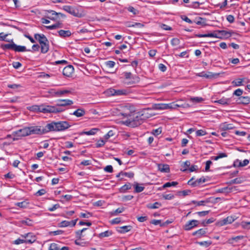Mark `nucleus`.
Here are the masks:
<instances>
[{"label": "nucleus", "mask_w": 250, "mask_h": 250, "mask_svg": "<svg viewBox=\"0 0 250 250\" xmlns=\"http://www.w3.org/2000/svg\"><path fill=\"white\" fill-rule=\"evenodd\" d=\"M140 115H139V113H137V115L134 117H131V116H129V118L122 121L123 124L132 127H136L140 125H141L142 123L143 120L141 117Z\"/></svg>", "instance_id": "1"}, {"label": "nucleus", "mask_w": 250, "mask_h": 250, "mask_svg": "<svg viewBox=\"0 0 250 250\" xmlns=\"http://www.w3.org/2000/svg\"><path fill=\"white\" fill-rule=\"evenodd\" d=\"M39 110L43 113H60L63 111L61 108L56 106L51 105H41L39 107Z\"/></svg>", "instance_id": "2"}, {"label": "nucleus", "mask_w": 250, "mask_h": 250, "mask_svg": "<svg viewBox=\"0 0 250 250\" xmlns=\"http://www.w3.org/2000/svg\"><path fill=\"white\" fill-rule=\"evenodd\" d=\"M129 91L126 89H115L112 88L106 90V93L109 96H120L127 95Z\"/></svg>", "instance_id": "3"}, {"label": "nucleus", "mask_w": 250, "mask_h": 250, "mask_svg": "<svg viewBox=\"0 0 250 250\" xmlns=\"http://www.w3.org/2000/svg\"><path fill=\"white\" fill-rule=\"evenodd\" d=\"M12 135L14 136V141L18 140L21 137L29 136V135L28 127H25L16 131H15L13 133Z\"/></svg>", "instance_id": "4"}, {"label": "nucleus", "mask_w": 250, "mask_h": 250, "mask_svg": "<svg viewBox=\"0 0 250 250\" xmlns=\"http://www.w3.org/2000/svg\"><path fill=\"white\" fill-rule=\"evenodd\" d=\"M29 135L37 134L42 135L44 134L43 127L41 126H32L28 127Z\"/></svg>", "instance_id": "5"}, {"label": "nucleus", "mask_w": 250, "mask_h": 250, "mask_svg": "<svg viewBox=\"0 0 250 250\" xmlns=\"http://www.w3.org/2000/svg\"><path fill=\"white\" fill-rule=\"evenodd\" d=\"M57 131H64L71 126L69 123L66 121H59L56 122Z\"/></svg>", "instance_id": "6"}, {"label": "nucleus", "mask_w": 250, "mask_h": 250, "mask_svg": "<svg viewBox=\"0 0 250 250\" xmlns=\"http://www.w3.org/2000/svg\"><path fill=\"white\" fill-rule=\"evenodd\" d=\"M235 219L232 216H228L222 220L218 221L216 223V225L219 227H222L228 224L232 223Z\"/></svg>", "instance_id": "7"}, {"label": "nucleus", "mask_w": 250, "mask_h": 250, "mask_svg": "<svg viewBox=\"0 0 250 250\" xmlns=\"http://www.w3.org/2000/svg\"><path fill=\"white\" fill-rule=\"evenodd\" d=\"M44 134L48 133L49 132L55 131L57 132V124L55 122H52L49 124H47L44 127Z\"/></svg>", "instance_id": "8"}, {"label": "nucleus", "mask_w": 250, "mask_h": 250, "mask_svg": "<svg viewBox=\"0 0 250 250\" xmlns=\"http://www.w3.org/2000/svg\"><path fill=\"white\" fill-rule=\"evenodd\" d=\"M167 109H176L177 107L186 108L189 107L188 104L184 103V104H178L176 102H172L169 104H166Z\"/></svg>", "instance_id": "9"}, {"label": "nucleus", "mask_w": 250, "mask_h": 250, "mask_svg": "<svg viewBox=\"0 0 250 250\" xmlns=\"http://www.w3.org/2000/svg\"><path fill=\"white\" fill-rule=\"evenodd\" d=\"M21 237L25 238L26 243L32 244L36 240L35 235L32 233H28L21 235Z\"/></svg>", "instance_id": "10"}, {"label": "nucleus", "mask_w": 250, "mask_h": 250, "mask_svg": "<svg viewBox=\"0 0 250 250\" xmlns=\"http://www.w3.org/2000/svg\"><path fill=\"white\" fill-rule=\"evenodd\" d=\"M193 179H194V178H192L191 179H190L188 181V184L189 185H190L194 187L199 186L200 185L204 183L206 181V179L204 177H202L199 179H198L194 181H193Z\"/></svg>", "instance_id": "11"}, {"label": "nucleus", "mask_w": 250, "mask_h": 250, "mask_svg": "<svg viewBox=\"0 0 250 250\" xmlns=\"http://www.w3.org/2000/svg\"><path fill=\"white\" fill-rule=\"evenodd\" d=\"M198 223V221L196 220H192L186 224L184 226L183 228L186 230H189L193 229L194 227L197 226Z\"/></svg>", "instance_id": "12"}, {"label": "nucleus", "mask_w": 250, "mask_h": 250, "mask_svg": "<svg viewBox=\"0 0 250 250\" xmlns=\"http://www.w3.org/2000/svg\"><path fill=\"white\" fill-rule=\"evenodd\" d=\"M46 18L52 21H56L58 19V14L54 10H49L45 12Z\"/></svg>", "instance_id": "13"}, {"label": "nucleus", "mask_w": 250, "mask_h": 250, "mask_svg": "<svg viewBox=\"0 0 250 250\" xmlns=\"http://www.w3.org/2000/svg\"><path fill=\"white\" fill-rule=\"evenodd\" d=\"M245 237L243 235H239L237 236H233L230 238H229L228 241L227 243L229 244H230L233 246H235L234 243H238L239 242V241L243 239H244Z\"/></svg>", "instance_id": "14"}, {"label": "nucleus", "mask_w": 250, "mask_h": 250, "mask_svg": "<svg viewBox=\"0 0 250 250\" xmlns=\"http://www.w3.org/2000/svg\"><path fill=\"white\" fill-rule=\"evenodd\" d=\"M74 72V67L71 65H69L65 67L62 71V74L64 76L70 77Z\"/></svg>", "instance_id": "15"}, {"label": "nucleus", "mask_w": 250, "mask_h": 250, "mask_svg": "<svg viewBox=\"0 0 250 250\" xmlns=\"http://www.w3.org/2000/svg\"><path fill=\"white\" fill-rule=\"evenodd\" d=\"M57 102V106H58V107L70 105L73 104V102L69 99H60L58 100Z\"/></svg>", "instance_id": "16"}, {"label": "nucleus", "mask_w": 250, "mask_h": 250, "mask_svg": "<svg viewBox=\"0 0 250 250\" xmlns=\"http://www.w3.org/2000/svg\"><path fill=\"white\" fill-rule=\"evenodd\" d=\"M62 9L65 11L66 12H68V13L70 14L71 15L74 16L75 17H77L78 15V11L75 9L74 7L69 6V5H64L63 6Z\"/></svg>", "instance_id": "17"}, {"label": "nucleus", "mask_w": 250, "mask_h": 250, "mask_svg": "<svg viewBox=\"0 0 250 250\" xmlns=\"http://www.w3.org/2000/svg\"><path fill=\"white\" fill-rule=\"evenodd\" d=\"M157 166L158 170L161 172L168 173L170 172V168L168 165L164 164H158Z\"/></svg>", "instance_id": "18"}, {"label": "nucleus", "mask_w": 250, "mask_h": 250, "mask_svg": "<svg viewBox=\"0 0 250 250\" xmlns=\"http://www.w3.org/2000/svg\"><path fill=\"white\" fill-rule=\"evenodd\" d=\"M77 220L78 219L72 220L71 221H68L65 220L62 221L60 223L59 226L60 227H66L68 226L74 227L76 225Z\"/></svg>", "instance_id": "19"}, {"label": "nucleus", "mask_w": 250, "mask_h": 250, "mask_svg": "<svg viewBox=\"0 0 250 250\" xmlns=\"http://www.w3.org/2000/svg\"><path fill=\"white\" fill-rule=\"evenodd\" d=\"M219 74L213 73L211 72H202L198 75L200 77H205L206 78H213L218 76Z\"/></svg>", "instance_id": "20"}, {"label": "nucleus", "mask_w": 250, "mask_h": 250, "mask_svg": "<svg viewBox=\"0 0 250 250\" xmlns=\"http://www.w3.org/2000/svg\"><path fill=\"white\" fill-rule=\"evenodd\" d=\"M239 104H248L250 103V97L248 96L240 97L237 100Z\"/></svg>", "instance_id": "21"}, {"label": "nucleus", "mask_w": 250, "mask_h": 250, "mask_svg": "<svg viewBox=\"0 0 250 250\" xmlns=\"http://www.w3.org/2000/svg\"><path fill=\"white\" fill-rule=\"evenodd\" d=\"M149 109H145L139 112V115H140V117L142 118V120H145L146 119H148L151 117V114L148 113Z\"/></svg>", "instance_id": "22"}, {"label": "nucleus", "mask_w": 250, "mask_h": 250, "mask_svg": "<svg viewBox=\"0 0 250 250\" xmlns=\"http://www.w3.org/2000/svg\"><path fill=\"white\" fill-rule=\"evenodd\" d=\"M34 38L36 40H38L40 44L48 41V39L43 34H35Z\"/></svg>", "instance_id": "23"}, {"label": "nucleus", "mask_w": 250, "mask_h": 250, "mask_svg": "<svg viewBox=\"0 0 250 250\" xmlns=\"http://www.w3.org/2000/svg\"><path fill=\"white\" fill-rule=\"evenodd\" d=\"M125 78L126 80H134L137 82L139 81V78L136 76H133L132 73L130 72H124L123 73Z\"/></svg>", "instance_id": "24"}, {"label": "nucleus", "mask_w": 250, "mask_h": 250, "mask_svg": "<svg viewBox=\"0 0 250 250\" xmlns=\"http://www.w3.org/2000/svg\"><path fill=\"white\" fill-rule=\"evenodd\" d=\"M41 46V50L42 53L45 54L47 53L49 48V41H46L40 44Z\"/></svg>", "instance_id": "25"}, {"label": "nucleus", "mask_w": 250, "mask_h": 250, "mask_svg": "<svg viewBox=\"0 0 250 250\" xmlns=\"http://www.w3.org/2000/svg\"><path fill=\"white\" fill-rule=\"evenodd\" d=\"M131 228V226H124L117 228V231L120 233H125L130 231Z\"/></svg>", "instance_id": "26"}, {"label": "nucleus", "mask_w": 250, "mask_h": 250, "mask_svg": "<svg viewBox=\"0 0 250 250\" xmlns=\"http://www.w3.org/2000/svg\"><path fill=\"white\" fill-rule=\"evenodd\" d=\"M220 127L223 130H227L234 128V126L232 124H229L225 122L220 125Z\"/></svg>", "instance_id": "27"}, {"label": "nucleus", "mask_w": 250, "mask_h": 250, "mask_svg": "<svg viewBox=\"0 0 250 250\" xmlns=\"http://www.w3.org/2000/svg\"><path fill=\"white\" fill-rule=\"evenodd\" d=\"M59 36L62 38H66L70 37L71 33L69 30H60L58 31Z\"/></svg>", "instance_id": "28"}, {"label": "nucleus", "mask_w": 250, "mask_h": 250, "mask_svg": "<svg viewBox=\"0 0 250 250\" xmlns=\"http://www.w3.org/2000/svg\"><path fill=\"white\" fill-rule=\"evenodd\" d=\"M217 34L219 35V37L218 38H222L223 37L228 38L231 36L229 32L225 30H218L217 31Z\"/></svg>", "instance_id": "29"}, {"label": "nucleus", "mask_w": 250, "mask_h": 250, "mask_svg": "<svg viewBox=\"0 0 250 250\" xmlns=\"http://www.w3.org/2000/svg\"><path fill=\"white\" fill-rule=\"evenodd\" d=\"M13 50L16 52H24V51H30V49L26 50V47L24 46L21 45H17L15 43H14V49Z\"/></svg>", "instance_id": "30"}, {"label": "nucleus", "mask_w": 250, "mask_h": 250, "mask_svg": "<svg viewBox=\"0 0 250 250\" xmlns=\"http://www.w3.org/2000/svg\"><path fill=\"white\" fill-rule=\"evenodd\" d=\"M85 113V110L83 108H79L75 110L72 114L77 117L83 116Z\"/></svg>", "instance_id": "31"}, {"label": "nucleus", "mask_w": 250, "mask_h": 250, "mask_svg": "<svg viewBox=\"0 0 250 250\" xmlns=\"http://www.w3.org/2000/svg\"><path fill=\"white\" fill-rule=\"evenodd\" d=\"M206 230L205 229H201L192 233V235L197 236L198 237H201L206 233Z\"/></svg>", "instance_id": "32"}, {"label": "nucleus", "mask_w": 250, "mask_h": 250, "mask_svg": "<svg viewBox=\"0 0 250 250\" xmlns=\"http://www.w3.org/2000/svg\"><path fill=\"white\" fill-rule=\"evenodd\" d=\"M214 103H218L223 105L229 104L230 103V100L229 99L223 97L219 100L214 101Z\"/></svg>", "instance_id": "33"}, {"label": "nucleus", "mask_w": 250, "mask_h": 250, "mask_svg": "<svg viewBox=\"0 0 250 250\" xmlns=\"http://www.w3.org/2000/svg\"><path fill=\"white\" fill-rule=\"evenodd\" d=\"M133 186L135 188L134 192L136 193H139L144 190L145 189V187L143 186H140V185L138 183H134Z\"/></svg>", "instance_id": "34"}, {"label": "nucleus", "mask_w": 250, "mask_h": 250, "mask_svg": "<svg viewBox=\"0 0 250 250\" xmlns=\"http://www.w3.org/2000/svg\"><path fill=\"white\" fill-rule=\"evenodd\" d=\"M193 22L198 25H206V20L201 17H198L193 21Z\"/></svg>", "instance_id": "35"}, {"label": "nucleus", "mask_w": 250, "mask_h": 250, "mask_svg": "<svg viewBox=\"0 0 250 250\" xmlns=\"http://www.w3.org/2000/svg\"><path fill=\"white\" fill-rule=\"evenodd\" d=\"M14 46V43L13 42H12V43L2 44L0 45V47L4 50H6V49L13 50Z\"/></svg>", "instance_id": "36"}, {"label": "nucleus", "mask_w": 250, "mask_h": 250, "mask_svg": "<svg viewBox=\"0 0 250 250\" xmlns=\"http://www.w3.org/2000/svg\"><path fill=\"white\" fill-rule=\"evenodd\" d=\"M71 93V91L69 90H60L56 91L55 93L57 96H62L65 94H68Z\"/></svg>", "instance_id": "37"}, {"label": "nucleus", "mask_w": 250, "mask_h": 250, "mask_svg": "<svg viewBox=\"0 0 250 250\" xmlns=\"http://www.w3.org/2000/svg\"><path fill=\"white\" fill-rule=\"evenodd\" d=\"M131 188V184L128 183L124 185L120 188V192L122 193L125 192L126 190L130 189Z\"/></svg>", "instance_id": "38"}, {"label": "nucleus", "mask_w": 250, "mask_h": 250, "mask_svg": "<svg viewBox=\"0 0 250 250\" xmlns=\"http://www.w3.org/2000/svg\"><path fill=\"white\" fill-rule=\"evenodd\" d=\"M246 78H239L234 80L232 83L236 86H239L243 85V82L245 81Z\"/></svg>", "instance_id": "39"}, {"label": "nucleus", "mask_w": 250, "mask_h": 250, "mask_svg": "<svg viewBox=\"0 0 250 250\" xmlns=\"http://www.w3.org/2000/svg\"><path fill=\"white\" fill-rule=\"evenodd\" d=\"M62 27V23L58 22L52 25L45 26V28L47 29L52 30L58 28H61Z\"/></svg>", "instance_id": "40"}, {"label": "nucleus", "mask_w": 250, "mask_h": 250, "mask_svg": "<svg viewBox=\"0 0 250 250\" xmlns=\"http://www.w3.org/2000/svg\"><path fill=\"white\" fill-rule=\"evenodd\" d=\"M112 234V232L111 230H106L104 232H101L99 234V236L100 238L108 237Z\"/></svg>", "instance_id": "41"}, {"label": "nucleus", "mask_w": 250, "mask_h": 250, "mask_svg": "<svg viewBox=\"0 0 250 250\" xmlns=\"http://www.w3.org/2000/svg\"><path fill=\"white\" fill-rule=\"evenodd\" d=\"M161 204L159 202H155L154 204H149L147 205V207L150 209L158 208L161 206Z\"/></svg>", "instance_id": "42"}, {"label": "nucleus", "mask_w": 250, "mask_h": 250, "mask_svg": "<svg viewBox=\"0 0 250 250\" xmlns=\"http://www.w3.org/2000/svg\"><path fill=\"white\" fill-rule=\"evenodd\" d=\"M98 129L97 128H92L88 131H83L81 133V134H85L87 135H94Z\"/></svg>", "instance_id": "43"}, {"label": "nucleus", "mask_w": 250, "mask_h": 250, "mask_svg": "<svg viewBox=\"0 0 250 250\" xmlns=\"http://www.w3.org/2000/svg\"><path fill=\"white\" fill-rule=\"evenodd\" d=\"M190 165V163L189 161H187L184 162L182 165L183 168L181 169V170L183 171H186L188 170V168L189 167Z\"/></svg>", "instance_id": "44"}, {"label": "nucleus", "mask_w": 250, "mask_h": 250, "mask_svg": "<svg viewBox=\"0 0 250 250\" xmlns=\"http://www.w3.org/2000/svg\"><path fill=\"white\" fill-rule=\"evenodd\" d=\"M203 99L201 97H192V98H190V101L192 102H194V103H201L202 102V101H203Z\"/></svg>", "instance_id": "45"}, {"label": "nucleus", "mask_w": 250, "mask_h": 250, "mask_svg": "<svg viewBox=\"0 0 250 250\" xmlns=\"http://www.w3.org/2000/svg\"><path fill=\"white\" fill-rule=\"evenodd\" d=\"M178 184L177 182L173 181L172 182H167L165 183L163 186V188H166L171 186H175Z\"/></svg>", "instance_id": "46"}, {"label": "nucleus", "mask_w": 250, "mask_h": 250, "mask_svg": "<svg viewBox=\"0 0 250 250\" xmlns=\"http://www.w3.org/2000/svg\"><path fill=\"white\" fill-rule=\"evenodd\" d=\"M155 108L159 110L167 109L166 104H159L155 105Z\"/></svg>", "instance_id": "47"}, {"label": "nucleus", "mask_w": 250, "mask_h": 250, "mask_svg": "<svg viewBox=\"0 0 250 250\" xmlns=\"http://www.w3.org/2000/svg\"><path fill=\"white\" fill-rule=\"evenodd\" d=\"M28 203L25 201H23L21 202H18L15 204V205L17 207H19L21 208H25L27 207Z\"/></svg>", "instance_id": "48"}, {"label": "nucleus", "mask_w": 250, "mask_h": 250, "mask_svg": "<svg viewBox=\"0 0 250 250\" xmlns=\"http://www.w3.org/2000/svg\"><path fill=\"white\" fill-rule=\"evenodd\" d=\"M217 31H214L212 33L206 34V37H213L218 38L219 35L217 34Z\"/></svg>", "instance_id": "49"}, {"label": "nucleus", "mask_w": 250, "mask_h": 250, "mask_svg": "<svg viewBox=\"0 0 250 250\" xmlns=\"http://www.w3.org/2000/svg\"><path fill=\"white\" fill-rule=\"evenodd\" d=\"M115 64L116 63L114 62L111 61H107L105 62V65L110 68L114 67L115 65Z\"/></svg>", "instance_id": "50"}, {"label": "nucleus", "mask_w": 250, "mask_h": 250, "mask_svg": "<svg viewBox=\"0 0 250 250\" xmlns=\"http://www.w3.org/2000/svg\"><path fill=\"white\" fill-rule=\"evenodd\" d=\"M162 133V128L159 127L157 129H153L151 131V133L157 136Z\"/></svg>", "instance_id": "51"}, {"label": "nucleus", "mask_w": 250, "mask_h": 250, "mask_svg": "<svg viewBox=\"0 0 250 250\" xmlns=\"http://www.w3.org/2000/svg\"><path fill=\"white\" fill-rule=\"evenodd\" d=\"M106 141H104L103 139H100L97 141V142L96 144V146L97 147H100L102 146H104L105 143V142Z\"/></svg>", "instance_id": "52"}, {"label": "nucleus", "mask_w": 250, "mask_h": 250, "mask_svg": "<svg viewBox=\"0 0 250 250\" xmlns=\"http://www.w3.org/2000/svg\"><path fill=\"white\" fill-rule=\"evenodd\" d=\"M114 135V132L112 130H110L104 136V139L107 141L110 137L113 136Z\"/></svg>", "instance_id": "53"}, {"label": "nucleus", "mask_w": 250, "mask_h": 250, "mask_svg": "<svg viewBox=\"0 0 250 250\" xmlns=\"http://www.w3.org/2000/svg\"><path fill=\"white\" fill-rule=\"evenodd\" d=\"M198 244L199 245H200V246H204L206 247H208L212 244V242L211 241H202V242H198Z\"/></svg>", "instance_id": "54"}, {"label": "nucleus", "mask_w": 250, "mask_h": 250, "mask_svg": "<svg viewBox=\"0 0 250 250\" xmlns=\"http://www.w3.org/2000/svg\"><path fill=\"white\" fill-rule=\"evenodd\" d=\"M207 134V132L202 129L198 130L196 131L197 136H202Z\"/></svg>", "instance_id": "55"}, {"label": "nucleus", "mask_w": 250, "mask_h": 250, "mask_svg": "<svg viewBox=\"0 0 250 250\" xmlns=\"http://www.w3.org/2000/svg\"><path fill=\"white\" fill-rule=\"evenodd\" d=\"M59 247L58 244L56 243H52L50 245L49 250H59Z\"/></svg>", "instance_id": "56"}, {"label": "nucleus", "mask_w": 250, "mask_h": 250, "mask_svg": "<svg viewBox=\"0 0 250 250\" xmlns=\"http://www.w3.org/2000/svg\"><path fill=\"white\" fill-rule=\"evenodd\" d=\"M180 43V40L177 38H173L171 40V44L172 46H177Z\"/></svg>", "instance_id": "57"}, {"label": "nucleus", "mask_w": 250, "mask_h": 250, "mask_svg": "<svg viewBox=\"0 0 250 250\" xmlns=\"http://www.w3.org/2000/svg\"><path fill=\"white\" fill-rule=\"evenodd\" d=\"M92 214L90 212H87V213H83L82 212L80 214V217L82 218H88L91 216H92Z\"/></svg>", "instance_id": "58"}, {"label": "nucleus", "mask_w": 250, "mask_h": 250, "mask_svg": "<svg viewBox=\"0 0 250 250\" xmlns=\"http://www.w3.org/2000/svg\"><path fill=\"white\" fill-rule=\"evenodd\" d=\"M192 202L194 204H196L197 206H204L205 203H208L207 201H192Z\"/></svg>", "instance_id": "59"}, {"label": "nucleus", "mask_w": 250, "mask_h": 250, "mask_svg": "<svg viewBox=\"0 0 250 250\" xmlns=\"http://www.w3.org/2000/svg\"><path fill=\"white\" fill-rule=\"evenodd\" d=\"M243 228L245 229H250V222H243L242 224Z\"/></svg>", "instance_id": "60"}, {"label": "nucleus", "mask_w": 250, "mask_h": 250, "mask_svg": "<svg viewBox=\"0 0 250 250\" xmlns=\"http://www.w3.org/2000/svg\"><path fill=\"white\" fill-rule=\"evenodd\" d=\"M26 243V242L25 241V239H18L16 240H15L13 242V244H15V245H19L20 244H22V243Z\"/></svg>", "instance_id": "61"}, {"label": "nucleus", "mask_w": 250, "mask_h": 250, "mask_svg": "<svg viewBox=\"0 0 250 250\" xmlns=\"http://www.w3.org/2000/svg\"><path fill=\"white\" fill-rule=\"evenodd\" d=\"M104 170L105 171H106L107 172L111 173L113 172V167H112V166L108 165V166H106L104 168Z\"/></svg>", "instance_id": "62"}, {"label": "nucleus", "mask_w": 250, "mask_h": 250, "mask_svg": "<svg viewBox=\"0 0 250 250\" xmlns=\"http://www.w3.org/2000/svg\"><path fill=\"white\" fill-rule=\"evenodd\" d=\"M127 9L128 11L132 13L134 15H136L138 13V11L132 6H129Z\"/></svg>", "instance_id": "63"}, {"label": "nucleus", "mask_w": 250, "mask_h": 250, "mask_svg": "<svg viewBox=\"0 0 250 250\" xmlns=\"http://www.w3.org/2000/svg\"><path fill=\"white\" fill-rule=\"evenodd\" d=\"M243 94V90L241 89H237L234 91L233 94L237 96H240Z\"/></svg>", "instance_id": "64"}]
</instances>
